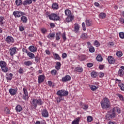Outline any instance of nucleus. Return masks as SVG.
I'll return each mask as SVG.
<instances>
[{
	"instance_id": "nucleus-1",
	"label": "nucleus",
	"mask_w": 124,
	"mask_h": 124,
	"mask_svg": "<svg viewBox=\"0 0 124 124\" xmlns=\"http://www.w3.org/2000/svg\"><path fill=\"white\" fill-rule=\"evenodd\" d=\"M43 101L41 99H33L32 101L31 102V109H36V107H37V105H40V106H42L43 105Z\"/></svg>"
},
{
	"instance_id": "nucleus-2",
	"label": "nucleus",
	"mask_w": 124,
	"mask_h": 124,
	"mask_svg": "<svg viewBox=\"0 0 124 124\" xmlns=\"http://www.w3.org/2000/svg\"><path fill=\"white\" fill-rule=\"evenodd\" d=\"M101 105L103 109H106L110 107V100L107 98H105L101 102Z\"/></svg>"
},
{
	"instance_id": "nucleus-3",
	"label": "nucleus",
	"mask_w": 124,
	"mask_h": 124,
	"mask_svg": "<svg viewBox=\"0 0 124 124\" xmlns=\"http://www.w3.org/2000/svg\"><path fill=\"white\" fill-rule=\"evenodd\" d=\"M6 62L4 61H1L0 62V66L1 67V69L3 72L6 73L8 71V67L6 66Z\"/></svg>"
},
{
	"instance_id": "nucleus-4",
	"label": "nucleus",
	"mask_w": 124,
	"mask_h": 124,
	"mask_svg": "<svg viewBox=\"0 0 124 124\" xmlns=\"http://www.w3.org/2000/svg\"><path fill=\"white\" fill-rule=\"evenodd\" d=\"M48 18L49 20H52V21H59L61 19L60 16L55 13L51 14L50 16H48Z\"/></svg>"
},
{
	"instance_id": "nucleus-5",
	"label": "nucleus",
	"mask_w": 124,
	"mask_h": 124,
	"mask_svg": "<svg viewBox=\"0 0 124 124\" xmlns=\"http://www.w3.org/2000/svg\"><path fill=\"white\" fill-rule=\"evenodd\" d=\"M57 94L61 97H62V96H67V95H68V91L63 90H59L57 92Z\"/></svg>"
},
{
	"instance_id": "nucleus-6",
	"label": "nucleus",
	"mask_w": 124,
	"mask_h": 124,
	"mask_svg": "<svg viewBox=\"0 0 124 124\" xmlns=\"http://www.w3.org/2000/svg\"><path fill=\"white\" fill-rule=\"evenodd\" d=\"M24 95L22 96V98L24 100H28L29 99V93H28V90L25 88L23 89Z\"/></svg>"
},
{
	"instance_id": "nucleus-7",
	"label": "nucleus",
	"mask_w": 124,
	"mask_h": 124,
	"mask_svg": "<svg viewBox=\"0 0 124 124\" xmlns=\"http://www.w3.org/2000/svg\"><path fill=\"white\" fill-rule=\"evenodd\" d=\"M5 41H6L7 43H8L9 44H11V43H14V38L10 36H8L5 39Z\"/></svg>"
},
{
	"instance_id": "nucleus-8",
	"label": "nucleus",
	"mask_w": 124,
	"mask_h": 124,
	"mask_svg": "<svg viewBox=\"0 0 124 124\" xmlns=\"http://www.w3.org/2000/svg\"><path fill=\"white\" fill-rule=\"evenodd\" d=\"M108 61L110 64H114V63L116 62V60H115V59H114V57L111 56H108Z\"/></svg>"
},
{
	"instance_id": "nucleus-9",
	"label": "nucleus",
	"mask_w": 124,
	"mask_h": 124,
	"mask_svg": "<svg viewBox=\"0 0 124 124\" xmlns=\"http://www.w3.org/2000/svg\"><path fill=\"white\" fill-rule=\"evenodd\" d=\"M17 51V47H11L10 48V54L12 57H13L15 54H16V52Z\"/></svg>"
},
{
	"instance_id": "nucleus-10",
	"label": "nucleus",
	"mask_w": 124,
	"mask_h": 124,
	"mask_svg": "<svg viewBox=\"0 0 124 124\" xmlns=\"http://www.w3.org/2000/svg\"><path fill=\"white\" fill-rule=\"evenodd\" d=\"M42 116L44 118H48L49 117V113H48V110L46 108H44L42 110Z\"/></svg>"
},
{
	"instance_id": "nucleus-11",
	"label": "nucleus",
	"mask_w": 124,
	"mask_h": 124,
	"mask_svg": "<svg viewBox=\"0 0 124 124\" xmlns=\"http://www.w3.org/2000/svg\"><path fill=\"white\" fill-rule=\"evenodd\" d=\"M28 49L30 52H31L32 53H35V52H37V47L33 46H30Z\"/></svg>"
},
{
	"instance_id": "nucleus-12",
	"label": "nucleus",
	"mask_w": 124,
	"mask_h": 124,
	"mask_svg": "<svg viewBox=\"0 0 124 124\" xmlns=\"http://www.w3.org/2000/svg\"><path fill=\"white\" fill-rule=\"evenodd\" d=\"M71 80V77L69 75H66L62 78V82H68Z\"/></svg>"
},
{
	"instance_id": "nucleus-13",
	"label": "nucleus",
	"mask_w": 124,
	"mask_h": 124,
	"mask_svg": "<svg viewBox=\"0 0 124 124\" xmlns=\"http://www.w3.org/2000/svg\"><path fill=\"white\" fill-rule=\"evenodd\" d=\"M45 79V76L44 75H40L38 77V83L39 84H41V83H43L44 82V80Z\"/></svg>"
},
{
	"instance_id": "nucleus-14",
	"label": "nucleus",
	"mask_w": 124,
	"mask_h": 124,
	"mask_svg": "<svg viewBox=\"0 0 124 124\" xmlns=\"http://www.w3.org/2000/svg\"><path fill=\"white\" fill-rule=\"evenodd\" d=\"M9 93L11 95H15L17 93V89L10 88L9 90Z\"/></svg>"
},
{
	"instance_id": "nucleus-15",
	"label": "nucleus",
	"mask_w": 124,
	"mask_h": 124,
	"mask_svg": "<svg viewBox=\"0 0 124 124\" xmlns=\"http://www.w3.org/2000/svg\"><path fill=\"white\" fill-rule=\"evenodd\" d=\"M13 15L15 17V18H19L20 17V11H15L13 13Z\"/></svg>"
},
{
	"instance_id": "nucleus-16",
	"label": "nucleus",
	"mask_w": 124,
	"mask_h": 124,
	"mask_svg": "<svg viewBox=\"0 0 124 124\" xmlns=\"http://www.w3.org/2000/svg\"><path fill=\"white\" fill-rule=\"evenodd\" d=\"M124 70H122V69H119L117 73L118 76H119V77H124Z\"/></svg>"
},
{
	"instance_id": "nucleus-17",
	"label": "nucleus",
	"mask_w": 124,
	"mask_h": 124,
	"mask_svg": "<svg viewBox=\"0 0 124 124\" xmlns=\"http://www.w3.org/2000/svg\"><path fill=\"white\" fill-rule=\"evenodd\" d=\"M79 105L80 106H81V107L84 109V110H87L88 108H89V106L88 105H85L83 104L82 102H79Z\"/></svg>"
},
{
	"instance_id": "nucleus-18",
	"label": "nucleus",
	"mask_w": 124,
	"mask_h": 124,
	"mask_svg": "<svg viewBox=\"0 0 124 124\" xmlns=\"http://www.w3.org/2000/svg\"><path fill=\"white\" fill-rule=\"evenodd\" d=\"M89 87L93 92H95V91H96V90L98 89V86L93 85H89Z\"/></svg>"
},
{
	"instance_id": "nucleus-19",
	"label": "nucleus",
	"mask_w": 124,
	"mask_h": 124,
	"mask_svg": "<svg viewBox=\"0 0 124 124\" xmlns=\"http://www.w3.org/2000/svg\"><path fill=\"white\" fill-rule=\"evenodd\" d=\"M32 3V1L31 0H25L23 2V5H28L31 4Z\"/></svg>"
},
{
	"instance_id": "nucleus-20",
	"label": "nucleus",
	"mask_w": 124,
	"mask_h": 124,
	"mask_svg": "<svg viewBox=\"0 0 124 124\" xmlns=\"http://www.w3.org/2000/svg\"><path fill=\"white\" fill-rule=\"evenodd\" d=\"M62 35V33L61 32H56V40L57 41H59L60 39H61V35Z\"/></svg>"
},
{
	"instance_id": "nucleus-21",
	"label": "nucleus",
	"mask_w": 124,
	"mask_h": 124,
	"mask_svg": "<svg viewBox=\"0 0 124 124\" xmlns=\"http://www.w3.org/2000/svg\"><path fill=\"white\" fill-rule=\"evenodd\" d=\"M113 111L118 114H121V109L118 107H115L112 109Z\"/></svg>"
},
{
	"instance_id": "nucleus-22",
	"label": "nucleus",
	"mask_w": 124,
	"mask_h": 124,
	"mask_svg": "<svg viewBox=\"0 0 124 124\" xmlns=\"http://www.w3.org/2000/svg\"><path fill=\"white\" fill-rule=\"evenodd\" d=\"M62 66V64H61L60 62H56V64L55 65V68L57 70H60L61 69V66Z\"/></svg>"
},
{
	"instance_id": "nucleus-23",
	"label": "nucleus",
	"mask_w": 124,
	"mask_h": 124,
	"mask_svg": "<svg viewBox=\"0 0 124 124\" xmlns=\"http://www.w3.org/2000/svg\"><path fill=\"white\" fill-rule=\"evenodd\" d=\"M73 19V16H67L66 18V22H67V23H69V22H71V21H72Z\"/></svg>"
},
{
	"instance_id": "nucleus-24",
	"label": "nucleus",
	"mask_w": 124,
	"mask_h": 124,
	"mask_svg": "<svg viewBox=\"0 0 124 124\" xmlns=\"http://www.w3.org/2000/svg\"><path fill=\"white\" fill-rule=\"evenodd\" d=\"M85 23L87 27H91V26H92L93 21H92V20H90V19H86L85 21Z\"/></svg>"
},
{
	"instance_id": "nucleus-25",
	"label": "nucleus",
	"mask_w": 124,
	"mask_h": 124,
	"mask_svg": "<svg viewBox=\"0 0 124 124\" xmlns=\"http://www.w3.org/2000/svg\"><path fill=\"white\" fill-rule=\"evenodd\" d=\"M32 64V62L31 61H27L24 62V65L26 66H30Z\"/></svg>"
},
{
	"instance_id": "nucleus-26",
	"label": "nucleus",
	"mask_w": 124,
	"mask_h": 124,
	"mask_svg": "<svg viewBox=\"0 0 124 124\" xmlns=\"http://www.w3.org/2000/svg\"><path fill=\"white\" fill-rule=\"evenodd\" d=\"M65 14L66 16H73L72 14H71V11L70 10L67 9L65 10Z\"/></svg>"
},
{
	"instance_id": "nucleus-27",
	"label": "nucleus",
	"mask_w": 124,
	"mask_h": 124,
	"mask_svg": "<svg viewBox=\"0 0 124 124\" xmlns=\"http://www.w3.org/2000/svg\"><path fill=\"white\" fill-rule=\"evenodd\" d=\"M21 21H22V22L23 23H24V24H26V23H27V22H28V18L25 16H22L21 17Z\"/></svg>"
},
{
	"instance_id": "nucleus-28",
	"label": "nucleus",
	"mask_w": 124,
	"mask_h": 124,
	"mask_svg": "<svg viewBox=\"0 0 124 124\" xmlns=\"http://www.w3.org/2000/svg\"><path fill=\"white\" fill-rule=\"evenodd\" d=\"M52 9H54V10H56V9H59V5L57 4V3H53L52 5Z\"/></svg>"
},
{
	"instance_id": "nucleus-29",
	"label": "nucleus",
	"mask_w": 124,
	"mask_h": 124,
	"mask_svg": "<svg viewBox=\"0 0 124 124\" xmlns=\"http://www.w3.org/2000/svg\"><path fill=\"white\" fill-rule=\"evenodd\" d=\"M88 37V34L86 33H83L80 35V38H82V39H87Z\"/></svg>"
},
{
	"instance_id": "nucleus-30",
	"label": "nucleus",
	"mask_w": 124,
	"mask_h": 124,
	"mask_svg": "<svg viewBox=\"0 0 124 124\" xmlns=\"http://www.w3.org/2000/svg\"><path fill=\"white\" fill-rule=\"evenodd\" d=\"M105 119L108 121H110V119H111V117L110 116V111H108V113L106 114Z\"/></svg>"
},
{
	"instance_id": "nucleus-31",
	"label": "nucleus",
	"mask_w": 124,
	"mask_h": 124,
	"mask_svg": "<svg viewBox=\"0 0 124 124\" xmlns=\"http://www.w3.org/2000/svg\"><path fill=\"white\" fill-rule=\"evenodd\" d=\"M99 17L100 19H105V18H106V14L104 13H101L99 14Z\"/></svg>"
},
{
	"instance_id": "nucleus-32",
	"label": "nucleus",
	"mask_w": 124,
	"mask_h": 124,
	"mask_svg": "<svg viewBox=\"0 0 124 124\" xmlns=\"http://www.w3.org/2000/svg\"><path fill=\"white\" fill-rule=\"evenodd\" d=\"M16 4L17 6H20L21 4H23L22 0H16Z\"/></svg>"
},
{
	"instance_id": "nucleus-33",
	"label": "nucleus",
	"mask_w": 124,
	"mask_h": 124,
	"mask_svg": "<svg viewBox=\"0 0 124 124\" xmlns=\"http://www.w3.org/2000/svg\"><path fill=\"white\" fill-rule=\"evenodd\" d=\"M16 112H21V111H22V106H21V105H18L16 107Z\"/></svg>"
},
{
	"instance_id": "nucleus-34",
	"label": "nucleus",
	"mask_w": 124,
	"mask_h": 124,
	"mask_svg": "<svg viewBox=\"0 0 124 124\" xmlns=\"http://www.w3.org/2000/svg\"><path fill=\"white\" fill-rule=\"evenodd\" d=\"M54 58L55 60H58V61H61V59L60 55L57 53H55L54 55Z\"/></svg>"
},
{
	"instance_id": "nucleus-35",
	"label": "nucleus",
	"mask_w": 124,
	"mask_h": 124,
	"mask_svg": "<svg viewBox=\"0 0 124 124\" xmlns=\"http://www.w3.org/2000/svg\"><path fill=\"white\" fill-rule=\"evenodd\" d=\"M27 55L28 56V57H29V58L30 59H34L35 58V56H34V54L31 52H29Z\"/></svg>"
},
{
	"instance_id": "nucleus-36",
	"label": "nucleus",
	"mask_w": 124,
	"mask_h": 124,
	"mask_svg": "<svg viewBox=\"0 0 124 124\" xmlns=\"http://www.w3.org/2000/svg\"><path fill=\"white\" fill-rule=\"evenodd\" d=\"M109 115L110 117V119H114V118L116 117V112L113 111V109H112V113H109Z\"/></svg>"
},
{
	"instance_id": "nucleus-37",
	"label": "nucleus",
	"mask_w": 124,
	"mask_h": 124,
	"mask_svg": "<svg viewBox=\"0 0 124 124\" xmlns=\"http://www.w3.org/2000/svg\"><path fill=\"white\" fill-rule=\"evenodd\" d=\"M118 86L119 87L121 91H122V92H124V84L123 83H120V84H118Z\"/></svg>"
},
{
	"instance_id": "nucleus-38",
	"label": "nucleus",
	"mask_w": 124,
	"mask_h": 124,
	"mask_svg": "<svg viewBox=\"0 0 124 124\" xmlns=\"http://www.w3.org/2000/svg\"><path fill=\"white\" fill-rule=\"evenodd\" d=\"M89 51L90 52V53H94L95 49H94V47L93 46H90L88 47Z\"/></svg>"
},
{
	"instance_id": "nucleus-39",
	"label": "nucleus",
	"mask_w": 124,
	"mask_h": 124,
	"mask_svg": "<svg viewBox=\"0 0 124 124\" xmlns=\"http://www.w3.org/2000/svg\"><path fill=\"white\" fill-rule=\"evenodd\" d=\"M47 37L49 39H51V38H54V37H55V33H50L49 35H47Z\"/></svg>"
},
{
	"instance_id": "nucleus-40",
	"label": "nucleus",
	"mask_w": 124,
	"mask_h": 124,
	"mask_svg": "<svg viewBox=\"0 0 124 124\" xmlns=\"http://www.w3.org/2000/svg\"><path fill=\"white\" fill-rule=\"evenodd\" d=\"M96 60L98 62H102L103 59L101 57V55H99L96 57Z\"/></svg>"
},
{
	"instance_id": "nucleus-41",
	"label": "nucleus",
	"mask_w": 124,
	"mask_h": 124,
	"mask_svg": "<svg viewBox=\"0 0 124 124\" xmlns=\"http://www.w3.org/2000/svg\"><path fill=\"white\" fill-rule=\"evenodd\" d=\"M9 77H6V80H7V81H11V80H12V77H13V74H12V73H10L9 74Z\"/></svg>"
},
{
	"instance_id": "nucleus-42",
	"label": "nucleus",
	"mask_w": 124,
	"mask_h": 124,
	"mask_svg": "<svg viewBox=\"0 0 124 124\" xmlns=\"http://www.w3.org/2000/svg\"><path fill=\"white\" fill-rule=\"evenodd\" d=\"M94 45L96 47H99V46H100V44L98 42L97 40H95L94 42Z\"/></svg>"
},
{
	"instance_id": "nucleus-43",
	"label": "nucleus",
	"mask_w": 124,
	"mask_h": 124,
	"mask_svg": "<svg viewBox=\"0 0 124 124\" xmlns=\"http://www.w3.org/2000/svg\"><path fill=\"white\" fill-rule=\"evenodd\" d=\"M116 56H117V57H119V58H121V57L123 56V52H122L121 51H117L116 52Z\"/></svg>"
},
{
	"instance_id": "nucleus-44",
	"label": "nucleus",
	"mask_w": 124,
	"mask_h": 124,
	"mask_svg": "<svg viewBox=\"0 0 124 124\" xmlns=\"http://www.w3.org/2000/svg\"><path fill=\"white\" fill-rule=\"evenodd\" d=\"M87 122L88 123H91V122H93V117L89 116L87 118Z\"/></svg>"
},
{
	"instance_id": "nucleus-45",
	"label": "nucleus",
	"mask_w": 124,
	"mask_h": 124,
	"mask_svg": "<svg viewBox=\"0 0 124 124\" xmlns=\"http://www.w3.org/2000/svg\"><path fill=\"white\" fill-rule=\"evenodd\" d=\"M96 76H97L96 72H92L91 73V77H93V78H96Z\"/></svg>"
},
{
	"instance_id": "nucleus-46",
	"label": "nucleus",
	"mask_w": 124,
	"mask_h": 124,
	"mask_svg": "<svg viewBox=\"0 0 124 124\" xmlns=\"http://www.w3.org/2000/svg\"><path fill=\"white\" fill-rule=\"evenodd\" d=\"M83 68H82V67H78V74H80L81 73H82V72H83Z\"/></svg>"
},
{
	"instance_id": "nucleus-47",
	"label": "nucleus",
	"mask_w": 124,
	"mask_h": 124,
	"mask_svg": "<svg viewBox=\"0 0 124 124\" xmlns=\"http://www.w3.org/2000/svg\"><path fill=\"white\" fill-rule=\"evenodd\" d=\"M117 95L120 98V100L124 101V96H123V95L118 93Z\"/></svg>"
},
{
	"instance_id": "nucleus-48",
	"label": "nucleus",
	"mask_w": 124,
	"mask_h": 124,
	"mask_svg": "<svg viewBox=\"0 0 124 124\" xmlns=\"http://www.w3.org/2000/svg\"><path fill=\"white\" fill-rule=\"evenodd\" d=\"M79 59L81 61H85L86 59V55H81L79 57Z\"/></svg>"
},
{
	"instance_id": "nucleus-49",
	"label": "nucleus",
	"mask_w": 124,
	"mask_h": 124,
	"mask_svg": "<svg viewBox=\"0 0 124 124\" xmlns=\"http://www.w3.org/2000/svg\"><path fill=\"white\" fill-rule=\"evenodd\" d=\"M74 31L77 33L78 32V24H75Z\"/></svg>"
},
{
	"instance_id": "nucleus-50",
	"label": "nucleus",
	"mask_w": 124,
	"mask_h": 124,
	"mask_svg": "<svg viewBox=\"0 0 124 124\" xmlns=\"http://www.w3.org/2000/svg\"><path fill=\"white\" fill-rule=\"evenodd\" d=\"M119 36L120 38H122V39H124V32H121L119 33Z\"/></svg>"
},
{
	"instance_id": "nucleus-51",
	"label": "nucleus",
	"mask_w": 124,
	"mask_h": 124,
	"mask_svg": "<svg viewBox=\"0 0 124 124\" xmlns=\"http://www.w3.org/2000/svg\"><path fill=\"white\" fill-rule=\"evenodd\" d=\"M51 73L52 75L56 76L57 75V70H52L51 72Z\"/></svg>"
},
{
	"instance_id": "nucleus-52",
	"label": "nucleus",
	"mask_w": 124,
	"mask_h": 124,
	"mask_svg": "<svg viewBox=\"0 0 124 124\" xmlns=\"http://www.w3.org/2000/svg\"><path fill=\"white\" fill-rule=\"evenodd\" d=\"M4 111L6 114H10V110H9L7 108H5Z\"/></svg>"
},
{
	"instance_id": "nucleus-53",
	"label": "nucleus",
	"mask_w": 124,
	"mask_h": 124,
	"mask_svg": "<svg viewBox=\"0 0 124 124\" xmlns=\"http://www.w3.org/2000/svg\"><path fill=\"white\" fill-rule=\"evenodd\" d=\"M115 82L116 84H118V85H120V84H121L123 83L122 82V80L120 79H118V78L115 79Z\"/></svg>"
},
{
	"instance_id": "nucleus-54",
	"label": "nucleus",
	"mask_w": 124,
	"mask_h": 124,
	"mask_svg": "<svg viewBox=\"0 0 124 124\" xmlns=\"http://www.w3.org/2000/svg\"><path fill=\"white\" fill-rule=\"evenodd\" d=\"M4 20V17L3 16H0V23H1V25H3V22L2 21Z\"/></svg>"
},
{
	"instance_id": "nucleus-55",
	"label": "nucleus",
	"mask_w": 124,
	"mask_h": 124,
	"mask_svg": "<svg viewBox=\"0 0 124 124\" xmlns=\"http://www.w3.org/2000/svg\"><path fill=\"white\" fill-rule=\"evenodd\" d=\"M62 37L64 41H65V40H66V36H65V32L62 33Z\"/></svg>"
},
{
	"instance_id": "nucleus-56",
	"label": "nucleus",
	"mask_w": 124,
	"mask_h": 124,
	"mask_svg": "<svg viewBox=\"0 0 124 124\" xmlns=\"http://www.w3.org/2000/svg\"><path fill=\"white\" fill-rule=\"evenodd\" d=\"M34 58H35V62H39V60H40V58L38 56H35Z\"/></svg>"
},
{
	"instance_id": "nucleus-57",
	"label": "nucleus",
	"mask_w": 124,
	"mask_h": 124,
	"mask_svg": "<svg viewBox=\"0 0 124 124\" xmlns=\"http://www.w3.org/2000/svg\"><path fill=\"white\" fill-rule=\"evenodd\" d=\"M82 27L83 31H86V25L85 24V22H83L82 23Z\"/></svg>"
},
{
	"instance_id": "nucleus-58",
	"label": "nucleus",
	"mask_w": 124,
	"mask_h": 124,
	"mask_svg": "<svg viewBox=\"0 0 124 124\" xmlns=\"http://www.w3.org/2000/svg\"><path fill=\"white\" fill-rule=\"evenodd\" d=\"M18 72L20 74H23V73H24V70H23L22 68H20L18 70Z\"/></svg>"
},
{
	"instance_id": "nucleus-59",
	"label": "nucleus",
	"mask_w": 124,
	"mask_h": 124,
	"mask_svg": "<svg viewBox=\"0 0 124 124\" xmlns=\"http://www.w3.org/2000/svg\"><path fill=\"white\" fill-rule=\"evenodd\" d=\"M62 97H58L56 98V101H57V102H58V103H59V102L62 100Z\"/></svg>"
},
{
	"instance_id": "nucleus-60",
	"label": "nucleus",
	"mask_w": 124,
	"mask_h": 124,
	"mask_svg": "<svg viewBox=\"0 0 124 124\" xmlns=\"http://www.w3.org/2000/svg\"><path fill=\"white\" fill-rule=\"evenodd\" d=\"M19 31H25V28L24 27L21 26L19 27Z\"/></svg>"
},
{
	"instance_id": "nucleus-61",
	"label": "nucleus",
	"mask_w": 124,
	"mask_h": 124,
	"mask_svg": "<svg viewBox=\"0 0 124 124\" xmlns=\"http://www.w3.org/2000/svg\"><path fill=\"white\" fill-rule=\"evenodd\" d=\"M72 124H78V118H77L76 120H74Z\"/></svg>"
},
{
	"instance_id": "nucleus-62",
	"label": "nucleus",
	"mask_w": 124,
	"mask_h": 124,
	"mask_svg": "<svg viewBox=\"0 0 124 124\" xmlns=\"http://www.w3.org/2000/svg\"><path fill=\"white\" fill-rule=\"evenodd\" d=\"M67 57V54L65 53H63L62 54V59H65Z\"/></svg>"
},
{
	"instance_id": "nucleus-63",
	"label": "nucleus",
	"mask_w": 124,
	"mask_h": 124,
	"mask_svg": "<svg viewBox=\"0 0 124 124\" xmlns=\"http://www.w3.org/2000/svg\"><path fill=\"white\" fill-rule=\"evenodd\" d=\"M22 51L24 53H26V54H27L30 52L28 50V49H25V48H23L22 49Z\"/></svg>"
},
{
	"instance_id": "nucleus-64",
	"label": "nucleus",
	"mask_w": 124,
	"mask_h": 124,
	"mask_svg": "<svg viewBox=\"0 0 124 124\" xmlns=\"http://www.w3.org/2000/svg\"><path fill=\"white\" fill-rule=\"evenodd\" d=\"M119 21L120 22V23H121V24H124V18H120L119 19Z\"/></svg>"
}]
</instances>
